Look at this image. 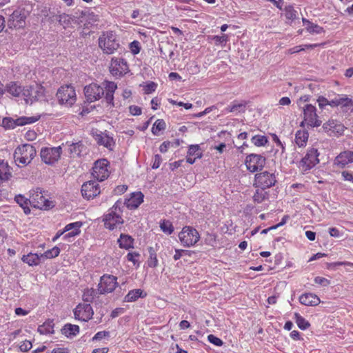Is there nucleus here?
Masks as SVG:
<instances>
[{
    "instance_id": "nucleus-34",
    "label": "nucleus",
    "mask_w": 353,
    "mask_h": 353,
    "mask_svg": "<svg viewBox=\"0 0 353 353\" xmlns=\"http://www.w3.org/2000/svg\"><path fill=\"white\" fill-rule=\"evenodd\" d=\"M14 201L23 208V212L26 214H28L30 212L29 205H30V198L27 199L22 194L16 195Z\"/></svg>"
},
{
    "instance_id": "nucleus-53",
    "label": "nucleus",
    "mask_w": 353,
    "mask_h": 353,
    "mask_svg": "<svg viewBox=\"0 0 353 353\" xmlns=\"http://www.w3.org/2000/svg\"><path fill=\"white\" fill-rule=\"evenodd\" d=\"M208 340L210 343L214 344L216 346H222L223 344V341L219 337L214 336V334H210L208 336Z\"/></svg>"
},
{
    "instance_id": "nucleus-24",
    "label": "nucleus",
    "mask_w": 353,
    "mask_h": 353,
    "mask_svg": "<svg viewBox=\"0 0 353 353\" xmlns=\"http://www.w3.org/2000/svg\"><path fill=\"white\" fill-rule=\"evenodd\" d=\"M82 226V223L77 221L69 223L63 228V232H69L68 234L63 236V239L67 240L69 237H74L80 234V228Z\"/></svg>"
},
{
    "instance_id": "nucleus-27",
    "label": "nucleus",
    "mask_w": 353,
    "mask_h": 353,
    "mask_svg": "<svg viewBox=\"0 0 353 353\" xmlns=\"http://www.w3.org/2000/svg\"><path fill=\"white\" fill-rule=\"evenodd\" d=\"M309 134L306 130H297L295 134L294 142L299 148L306 146L308 141Z\"/></svg>"
},
{
    "instance_id": "nucleus-14",
    "label": "nucleus",
    "mask_w": 353,
    "mask_h": 353,
    "mask_svg": "<svg viewBox=\"0 0 353 353\" xmlns=\"http://www.w3.org/2000/svg\"><path fill=\"white\" fill-rule=\"evenodd\" d=\"M62 148L61 146L53 148H44L41 150V160L46 164L52 165L61 157Z\"/></svg>"
},
{
    "instance_id": "nucleus-45",
    "label": "nucleus",
    "mask_w": 353,
    "mask_h": 353,
    "mask_svg": "<svg viewBox=\"0 0 353 353\" xmlns=\"http://www.w3.org/2000/svg\"><path fill=\"white\" fill-rule=\"evenodd\" d=\"M58 21L59 23L65 28L71 24L72 18L69 14L63 13L59 15Z\"/></svg>"
},
{
    "instance_id": "nucleus-50",
    "label": "nucleus",
    "mask_w": 353,
    "mask_h": 353,
    "mask_svg": "<svg viewBox=\"0 0 353 353\" xmlns=\"http://www.w3.org/2000/svg\"><path fill=\"white\" fill-rule=\"evenodd\" d=\"M297 12L292 6H286L285 8V16L286 19L294 20L296 18Z\"/></svg>"
},
{
    "instance_id": "nucleus-48",
    "label": "nucleus",
    "mask_w": 353,
    "mask_h": 353,
    "mask_svg": "<svg viewBox=\"0 0 353 353\" xmlns=\"http://www.w3.org/2000/svg\"><path fill=\"white\" fill-rule=\"evenodd\" d=\"M188 156H192L196 158H201V153L200 152V148L199 145H190L188 150Z\"/></svg>"
},
{
    "instance_id": "nucleus-52",
    "label": "nucleus",
    "mask_w": 353,
    "mask_h": 353,
    "mask_svg": "<svg viewBox=\"0 0 353 353\" xmlns=\"http://www.w3.org/2000/svg\"><path fill=\"white\" fill-rule=\"evenodd\" d=\"M129 48L130 50V52L136 55L140 52L141 50V46L140 43L138 41H133L131 42L129 45Z\"/></svg>"
},
{
    "instance_id": "nucleus-7",
    "label": "nucleus",
    "mask_w": 353,
    "mask_h": 353,
    "mask_svg": "<svg viewBox=\"0 0 353 353\" xmlns=\"http://www.w3.org/2000/svg\"><path fill=\"white\" fill-rule=\"evenodd\" d=\"M30 205L41 210H48L53 207L52 201L49 200L41 188H36L30 191Z\"/></svg>"
},
{
    "instance_id": "nucleus-49",
    "label": "nucleus",
    "mask_w": 353,
    "mask_h": 353,
    "mask_svg": "<svg viewBox=\"0 0 353 353\" xmlns=\"http://www.w3.org/2000/svg\"><path fill=\"white\" fill-rule=\"evenodd\" d=\"M110 336V332L109 331H100L97 332L94 336L92 338L91 341H100L105 339H108Z\"/></svg>"
},
{
    "instance_id": "nucleus-47",
    "label": "nucleus",
    "mask_w": 353,
    "mask_h": 353,
    "mask_svg": "<svg viewBox=\"0 0 353 353\" xmlns=\"http://www.w3.org/2000/svg\"><path fill=\"white\" fill-rule=\"evenodd\" d=\"M141 255L139 252H128L126 255V259L128 261H130L133 263L134 265L139 267V258Z\"/></svg>"
},
{
    "instance_id": "nucleus-28",
    "label": "nucleus",
    "mask_w": 353,
    "mask_h": 353,
    "mask_svg": "<svg viewBox=\"0 0 353 353\" xmlns=\"http://www.w3.org/2000/svg\"><path fill=\"white\" fill-rule=\"evenodd\" d=\"M6 91L14 97H18L21 94L23 96V88L14 81H11L6 85Z\"/></svg>"
},
{
    "instance_id": "nucleus-3",
    "label": "nucleus",
    "mask_w": 353,
    "mask_h": 353,
    "mask_svg": "<svg viewBox=\"0 0 353 353\" xmlns=\"http://www.w3.org/2000/svg\"><path fill=\"white\" fill-rule=\"evenodd\" d=\"M34 147L30 144L18 146L14 153V159L18 166H26L30 163L36 156Z\"/></svg>"
},
{
    "instance_id": "nucleus-12",
    "label": "nucleus",
    "mask_w": 353,
    "mask_h": 353,
    "mask_svg": "<svg viewBox=\"0 0 353 353\" xmlns=\"http://www.w3.org/2000/svg\"><path fill=\"white\" fill-rule=\"evenodd\" d=\"M276 182V176L274 173L263 171L255 174L253 185L255 188L267 189L274 186Z\"/></svg>"
},
{
    "instance_id": "nucleus-63",
    "label": "nucleus",
    "mask_w": 353,
    "mask_h": 353,
    "mask_svg": "<svg viewBox=\"0 0 353 353\" xmlns=\"http://www.w3.org/2000/svg\"><path fill=\"white\" fill-rule=\"evenodd\" d=\"M319 106L320 108H323L329 104V101L324 97H319L317 99Z\"/></svg>"
},
{
    "instance_id": "nucleus-4",
    "label": "nucleus",
    "mask_w": 353,
    "mask_h": 353,
    "mask_svg": "<svg viewBox=\"0 0 353 353\" xmlns=\"http://www.w3.org/2000/svg\"><path fill=\"white\" fill-rule=\"evenodd\" d=\"M23 97L26 103H32L34 101H47L46 88L40 83H34L23 88Z\"/></svg>"
},
{
    "instance_id": "nucleus-23",
    "label": "nucleus",
    "mask_w": 353,
    "mask_h": 353,
    "mask_svg": "<svg viewBox=\"0 0 353 353\" xmlns=\"http://www.w3.org/2000/svg\"><path fill=\"white\" fill-rule=\"evenodd\" d=\"M299 302L306 306H316L320 303L321 300L315 294L307 292L299 296Z\"/></svg>"
},
{
    "instance_id": "nucleus-54",
    "label": "nucleus",
    "mask_w": 353,
    "mask_h": 353,
    "mask_svg": "<svg viewBox=\"0 0 353 353\" xmlns=\"http://www.w3.org/2000/svg\"><path fill=\"white\" fill-rule=\"evenodd\" d=\"M157 85L156 83L150 81L148 83L145 85L143 87V90L145 94H150L153 92H154L157 89Z\"/></svg>"
},
{
    "instance_id": "nucleus-46",
    "label": "nucleus",
    "mask_w": 353,
    "mask_h": 353,
    "mask_svg": "<svg viewBox=\"0 0 353 353\" xmlns=\"http://www.w3.org/2000/svg\"><path fill=\"white\" fill-rule=\"evenodd\" d=\"M2 125L6 129H14L19 126L17 125V119H12L11 117H6L2 120Z\"/></svg>"
},
{
    "instance_id": "nucleus-61",
    "label": "nucleus",
    "mask_w": 353,
    "mask_h": 353,
    "mask_svg": "<svg viewBox=\"0 0 353 353\" xmlns=\"http://www.w3.org/2000/svg\"><path fill=\"white\" fill-rule=\"evenodd\" d=\"M24 137L28 141H34L37 139V134L34 130H28Z\"/></svg>"
},
{
    "instance_id": "nucleus-35",
    "label": "nucleus",
    "mask_w": 353,
    "mask_h": 353,
    "mask_svg": "<svg viewBox=\"0 0 353 353\" xmlns=\"http://www.w3.org/2000/svg\"><path fill=\"white\" fill-rule=\"evenodd\" d=\"M79 325L68 323L63 327L61 332L65 336L71 337L77 335L79 333Z\"/></svg>"
},
{
    "instance_id": "nucleus-37",
    "label": "nucleus",
    "mask_w": 353,
    "mask_h": 353,
    "mask_svg": "<svg viewBox=\"0 0 353 353\" xmlns=\"http://www.w3.org/2000/svg\"><path fill=\"white\" fill-rule=\"evenodd\" d=\"M294 319L299 328L302 330L308 329L311 325L310 322L298 312L294 313Z\"/></svg>"
},
{
    "instance_id": "nucleus-1",
    "label": "nucleus",
    "mask_w": 353,
    "mask_h": 353,
    "mask_svg": "<svg viewBox=\"0 0 353 353\" xmlns=\"http://www.w3.org/2000/svg\"><path fill=\"white\" fill-rule=\"evenodd\" d=\"M103 85L102 87L96 83H91L85 86L83 90L87 101L94 102L104 96L107 103L110 107H114V94L117 89V83L114 81H104Z\"/></svg>"
},
{
    "instance_id": "nucleus-13",
    "label": "nucleus",
    "mask_w": 353,
    "mask_h": 353,
    "mask_svg": "<svg viewBox=\"0 0 353 353\" xmlns=\"http://www.w3.org/2000/svg\"><path fill=\"white\" fill-rule=\"evenodd\" d=\"M109 166L110 163L105 159L96 161L92 167V176L99 181L105 180L110 175Z\"/></svg>"
},
{
    "instance_id": "nucleus-59",
    "label": "nucleus",
    "mask_w": 353,
    "mask_h": 353,
    "mask_svg": "<svg viewBox=\"0 0 353 353\" xmlns=\"http://www.w3.org/2000/svg\"><path fill=\"white\" fill-rule=\"evenodd\" d=\"M314 282L316 284L323 285V286H327L330 284V281L327 279L326 278L321 277V276H316L314 279Z\"/></svg>"
},
{
    "instance_id": "nucleus-40",
    "label": "nucleus",
    "mask_w": 353,
    "mask_h": 353,
    "mask_svg": "<svg viewBox=\"0 0 353 353\" xmlns=\"http://www.w3.org/2000/svg\"><path fill=\"white\" fill-rule=\"evenodd\" d=\"M251 141L255 146L261 147L268 143V139L265 135L257 134L252 137Z\"/></svg>"
},
{
    "instance_id": "nucleus-55",
    "label": "nucleus",
    "mask_w": 353,
    "mask_h": 353,
    "mask_svg": "<svg viewBox=\"0 0 353 353\" xmlns=\"http://www.w3.org/2000/svg\"><path fill=\"white\" fill-rule=\"evenodd\" d=\"M83 145L81 143H73L70 145L69 150L71 154H79L81 149Z\"/></svg>"
},
{
    "instance_id": "nucleus-17",
    "label": "nucleus",
    "mask_w": 353,
    "mask_h": 353,
    "mask_svg": "<svg viewBox=\"0 0 353 353\" xmlns=\"http://www.w3.org/2000/svg\"><path fill=\"white\" fill-rule=\"evenodd\" d=\"M92 134L98 145H102L110 151L113 150L115 141L112 137L105 132H101L97 130H92Z\"/></svg>"
},
{
    "instance_id": "nucleus-22",
    "label": "nucleus",
    "mask_w": 353,
    "mask_h": 353,
    "mask_svg": "<svg viewBox=\"0 0 353 353\" xmlns=\"http://www.w3.org/2000/svg\"><path fill=\"white\" fill-rule=\"evenodd\" d=\"M353 162V151L345 150L341 152L334 160V164L343 168Z\"/></svg>"
},
{
    "instance_id": "nucleus-18",
    "label": "nucleus",
    "mask_w": 353,
    "mask_h": 353,
    "mask_svg": "<svg viewBox=\"0 0 353 353\" xmlns=\"http://www.w3.org/2000/svg\"><path fill=\"white\" fill-rule=\"evenodd\" d=\"M93 314L94 311L90 303H79L74 310L75 319L81 321H88Z\"/></svg>"
},
{
    "instance_id": "nucleus-36",
    "label": "nucleus",
    "mask_w": 353,
    "mask_h": 353,
    "mask_svg": "<svg viewBox=\"0 0 353 353\" xmlns=\"http://www.w3.org/2000/svg\"><path fill=\"white\" fill-rule=\"evenodd\" d=\"M265 190V188H257L252 196L255 203H261L268 199V193Z\"/></svg>"
},
{
    "instance_id": "nucleus-20",
    "label": "nucleus",
    "mask_w": 353,
    "mask_h": 353,
    "mask_svg": "<svg viewBox=\"0 0 353 353\" xmlns=\"http://www.w3.org/2000/svg\"><path fill=\"white\" fill-rule=\"evenodd\" d=\"M323 129L330 136H340L345 131V126L340 122L330 119L323 125Z\"/></svg>"
},
{
    "instance_id": "nucleus-38",
    "label": "nucleus",
    "mask_w": 353,
    "mask_h": 353,
    "mask_svg": "<svg viewBox=\"0 0 353 353\" xmlns=\"http://www.w3.org/2000/svg\"><path fill=\"white\" fill-rule=\"evenodd\" d=\"M39 115L31 117H20L17 119V125H18L19 126H23L28 124H32L39 121Z\"/></svg>"
},
{
    "instance_id": "nucleus-31",
    "label": "nucleus",
    "mask_w": 353,
    "mask_h": 353,
    "mask_svg": "<svg viewBox=\"0 0 353 353\" xmlns=\"http://www.w3.org/2000/svg\"><path fill=\"white\" fill-rule=\"evenodd\" d=\"M42 256L37 253L30 252L26 255H23L21 261L30 266L38 265L40 263V259Z\"/></svg>"
},
{
    "instance_id": "nucleus-19",
    "label": "nucleus",
    "mask_w": 353,
    "mask_h": 353,
    "mask_svg": "<svg viewBox=\"0 0 353 353\" xmlns=\"http://www.w3.org/2000/svg\"><path fill=\"white\" fill-rule=\"evenodd\" d=\"M101 192L99 183L96 181L85 182L81 186L82 196L87 199H93Z\"/></svg>"
},
{
    "instance_id": "nucleus-11",
    "label": "nucleus",
    "mask_w": 353,
    "mask_h": 353,
    "mask_svg": "<svg viewBox=\"0 0 353 353\" xmlns=\"http://www.w3.org/2000/svg\"><path fill=\"white\" fill-rule=\"evenodd\" d=\"M319 156L317 149L313 148L308 149L305 155L299 161L298 167L303 172L311 170L319 163Z\"/></svg>"
},
{
    "instance_id": "nucleus-2",
    "label": "nucleus",
    "mask_w": 353,
    "mask_h": 353,
    "mask_svg": "<svg viewBox=\"0 0 353 353\" xmlns=\"http://www.w3.org/2000/svg\"><path fill=\"white\" fill-rule=\"evenodd\" d=\"M99 48L104 54H112L120 47L116 33L112 30L103 32L98 39Z\"/></svg>"
},
{
    "instance_id": "nucleus-62",
    "label": "nucleus",
    "mask_w": 353,
    "mask_h": 353,
    "mask_svg": "<svg viewBox=\"0 0 353 353\" xmlns=\"http://www.w3.org/2000/svg\"><path fill=\"white\" fill-rule=\"evenodd\" d=\"M172 145V143L170 141H167L163 142L159 147L160 152L162 153L166 152L168 150L170 145Z\"/></svg>"
},
{
    "instance_id": "nucleus-26",
    "label": "nucleus",
    "mask_w": 353,
    "mask_h": 353,
    "mask_svg": "<svg viewBox=\"0 0 353 353\" xmlns=\"http://www.w3.org/2000/svg\"><path fill=\"white\" fill-rule=\"evenodd\" d=\"M12 168L7 161L0 159V180L8 181L12 177Z\"/></svg>"
},
{
    "instance_id": "nucleus-58",
    "label": "nucleus",
    "mask_w": 353,
    "mask_h": 353,
    "mask_svg": "<svg viewBox=\"0 0 353 353\" xmlns=\"http://www.w3.org/2000/svg\"><path fill=\"white\" fill-rule=\"evenodd\" d=\"M130 113L133 116H139L142 113V110L139 106L132 105L129 107Z\"/></svg>"
},
{
    "instance_id": "nucleus-60",
    "label": "nucleus",
    "mask_w": 353,
    "mask_h": 353,
    "mask_svg": "<svg viewBox=\"0 0 353 353\" xmlns=\"http://www.w3.org/2000/svg\"><path fill=\"white\" fill-rule=\"evenodd\" d=\"M169 101L172 105H176L178 106H183L186 110H189V109H191L192 108V104L190 103H183L182 101L177 102V101H176L174 100H172V99H170Z\"/></svg>"
},
{
    "instance_id": "nucleus-8",
    "label": "nucleus",
    "mask_w": 353,
    "mask_h": 353,
    "mask_svg": "<svg viewBox=\"0 0 353 353\" xmlns=\"http://www.w3.org/2000/svg\"><path fill=\"white\" fill-rule=\"evenodd\" d=\"M178 236L181 244L186 248L194 246L200 240L199 232L191 226H184Z\"/></svg>"
},
{
    "instance_id": "nucleus-10",
    "label": "nucleus",
    "mask_w": 353,
    "mask_h": 353,
    "mask_svg": "<svg viewBox=\"0 0 353 353\" xmlns=\"http://www.w3.org/2000/svg\"><path fill=\"white\" fill-rule=\"evenodd\" d=\"M109 71L113 77H121L128 73L130 69L125 59L114 57L111 59Z\"/></svg>"
},
{
    "instance_id": "nucleus-39",
    "label": "nucleus",
    "mask_w": 353,
    "mask_h": 353,
    "mask_svg": "<svg viewBox=\"0 0 353 353\" xmlns=\"http://www.w3.org/2000/svg\"><path fill=\"white\" fill-rule=\"evenodd\" d=\"M97 294L94 288H86L83 290L82 299L88 303L93 302Z\"/></svg>"
},
{
    "instance_id": "nucleus-29",
    "label": "nucleus",
    "mask_w": 353,
    "mask_h": 353,
    "mask_svg": "<svg viewBox=\"0 0 353 353\" xmlns=\"http://www.w3.org/2000/svg\"><path fill=\"white\" fill-rule=\"evenodd\" d=\"M117 241L121 248L129 250L133 248L134 239L128 234H121Z\"/></svg>"
},
{
    "instance_id": "nucleus-33",
    "label": "nucleus",
    "mask_w": 353,
    "mask_h": 353,
    "mask_svg": "<svg viewBox=\"0 0 353 353\" xmlns=\"http://www.w3.org/2000/svg\"><path fill=\"white\" fill-rule=\"evenodd\" d=\"M304 25H307L306 30L310 34H321L324 32L323 27L318 24L314 23L305 18L302 19Z\"/></svg>"
},
{
    "instance_id": "nucleus-25",
    "label": "nucleus",
    "mask_w": 353,
    "mask_h": 353,
    "mask_svg": "<svg viewBox=\"0 0 353 353\" xmlns=\"http://www.w3.org/2000/svg\"><path fill=\"white\" fill-rule=\"evenodd\" d=\"M245 102H239L238 101H234L224 109V112L225 113L232 112L234 113L235 114H238L239 113L244 112L245 110Z\"/></svg>"
},
{
    "instance_id": "nucleus-41",
    "label": "nucleus",
    "mask_w": 353,
    "mask_h": 353,
    "mask_svg": "<svg viewBox=\"0 0 353 353\" xmlns=\"http://www.w3.org/2000/svg\"><path fill=\"white\" fill-rule=\"evenodd\" d=\"M166 124L163 119H157L152 128V132L154 135H159V132L165 129Z\"/></svg>"
},
{
    "instance_id": "nucleus-15",
    "label": "nucleus",
    "mask_w": 353,
    "mask_h": 353,
    "mask_svg": "<svg viewBox=\"0 0 353 353\" xmlns=\"http://www.w3.org/2000/svg\"><path fill=\"white\" fill-rule=\"evenodd\" d=\"M117 278L113 275L104 274L101 277L98 285V291L100 294L112 292L117 287Z\"/></svg>"
},
{
    "instance_id": "nucleus-6",
    "label": "nucleus",
    "mask_w": 353,
    "mask_h": 353,
    "mask_svg": "<svg viewBox=\"0 0 353 353\" xmlns=\"http://www.w3.org/2000/svg\"><path fill=\"white\" fill-rule=\"evenodd\" d=\"M301 108L303 119L301 123V126L304 127L306 125L309 127L315 128L321 125L322 121L316 113V108L314 105L307 103Z\"/></svg>"
},
{
    "instance_id": "nucleus-56",
    "label": "nucleus",
    "mask_w": 353,
    "mask_h": 353,
    "mask_svg": "<svg viewBox=\"0 0 353 353\" xmlns=\"http://www.w3.org/2000/svg\"><path fill=\"white\" fill-rule=\"evenodd\" d=\"M32 347V345L30 341L25 340L22 341L19 345V349L22 352H28Z\"/></svg>"
},
{
    "instance_id": "nucleus-16",
    "label": "nucleus",
    "mask_w": 353,
    "mask_h": 353,
    "mask_svg": "<svg viewBox=\"0 0 353 353\" xmlns=\"http://www.w3.org/2000/svg\"><path fill=\"white\" fill-rule=\"evenodd\" d=\"M265 164V159L260 154H250L246 157L245 160L247 170L251 172L262 170Z\"/></svg>"
},
{
    "instance_id": "nucleus-51",
    "label": "nucleus",
    "mask_w": 353,
    "mask_h": 353,
    "mask_svg": "<svg viewBox=\"0 0 353 353\" xmlns=\"http://www.w3.org/2000/svg\"><path fill=\"white\" fill-rule=\"evenodd\" d=\"M337 101L339 105L345 107L353 105V101L348 98L346 95L339 96Z\"/></svg>"
},
{
    "instance_id": "nucleus-42",
    "label": "nucleus",
    "mask_w": 353,
    "mask_h": 353,
    "mask_svg": "<svg viewBox=\"0 0 353 353\" xmlns=\"http://www.w3.org/2000/svg\"><path fill=\"white\" fill-rule=\"evenodd\" d=\"M161 230L167 234H171L174 232V226L171 221L163 220L160 222Z\"/></svg>"
},
{
    "instance_id": "nucleus-43",
    "label": "nucleus",
    "mask_w": 353,
    "mask_h": 353,
    "mask_svg": "<svg viewBox=\"0 0 353 353\" xmlns=\"http://www.w3.org/2000/svg\"><path fill=\"white\" fill-rule=\"evenodd\" d=\"M61 250L59 247L54 246L52 249L46 250L41 256L46 259H53L58 256L60 254Z\"/></svg>"
},
{
    "instance_id": "nucleus-21",
    "label": "nucleus",
    "mask_w": 353,
    "mask_h": 353,
    "mask_svg": "<svg viewBox=\"0 0 353 353\" xmlns=\"http://www.w3.org/2000/svg\"><path fill=\"white\" fill-rule=\"evenodd\" d=\"M144 195L141 192H133L125 200V205L128 209L137 208L143 201Z\"/></svg>"
},
{
    "instance_id": "nucleus-9",
    "label": "nucleus",
    "mask_w": 353,
    "mask_h": 353,
    "mask_svg": "<svg viewBox=\"0 0 353 353\" xmlns=\"http://www.w3.org/2000/svg\"><path fill=\"white\" fill-rule=\"evenodd\" d=\"M117 203H116L110 212L103 216L104 226L110 230L117 229L123 223L121 216L117 212Z\"/></svg>"
},
{
    "instance_id": "nucleus-64",
    "label": "nucleus",
    "mask_w": 353,
    "mask_h": 353,
    "mask_svg": "<svg viewBox=\"0 0 353 353\" xmlns=\"http://www.w3.org/2000/svg\"><path fill=\"white\" fill-rule=\"evenodd\" d=\"M213 39L216 43H226L228 41V36L226 34H223L222 36L216 35L214 37Z\"/></svg>"
},
{
    "instance_id": "nucleus-32",
    "label": "nucleus",
    "mask_w": 353,
    "mask_h": 353,
    "mask_svg": "<svg viewBox=\"0 0 353 353\" xmlns=\"http://www.w3.org/2000/svg\"><path fill=\"white\" fill-rule=\"evenodd\" d=\"M54 323L53 320L48 319L38 327L37 331L41 334H51L54 332Z\"/></svg>"
},
{
    "instance_id": "nucleus-57",
    "label": "nucleus",
    "mask_w": 353,
    "mask_h": 353,
    "mask_svg": "<svg viewBox=\"0 0 353 353\" xmlns=\"http://www.w3.org/2000/svg\"><path fill=\"white\" fill-rule=\"evenodd\" d=\"M190 251L189 250H184L181 249H176L175 250V254L173 256V259L174 261H177L183 256V254H188L189 256H190Z\"/></svg>"
},
{
    "instance_id": "nucleus-30",
    "label": "nucleus",
    "mask_w": 353,
    "mask_h": 353,
    "mask_svg": "<svg viewBox=\"0 0 353 353\" xmlns=\"http://www.w3.org/2000/svg\"><path fill=\"white\" fill-rule=\"evenodd\" d=\"M147 294L141 289H134L128 292L124 298L126 302L136 301L139 298H144Z\"/></svg>"
},
{
    "instance_id": "nucleus-5",
    "label": "nucleus",
    "mask_w": 353,
    "mask_h": 353,
    "mask_svg": "<svg viewBox=\"0 0 353 353\" xmlns=\"http://www.w3.org/2000/svg\"><path fill=\"white\" fill-rule=\"evenodd\" d=\"M58 102L61 105L71 107L77 101L74 88L72 85H61L56 93Z\"/></svg>"
},
{
    "instance_id": "nucleus-44",
    "label": "nucleus",
    "mask_w": 353,
    "mask_h": 353,
    "mask_svg": "<svg viewBox=\"0 0 353 353\" xmlns=\"http://www.w3.org/2000/svg\"><path fill=\"white\" fill-rule=\"evenodd\" d=\"M149 253L150 256L147 261L148 265L150 268H156L158 265L157 254L152 248H150Z\"/></svg>"
}]
</instances>
